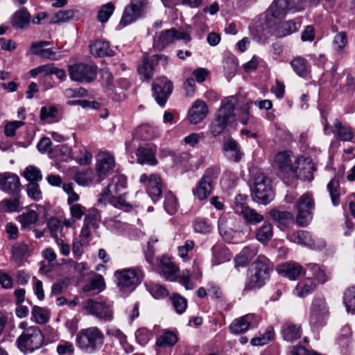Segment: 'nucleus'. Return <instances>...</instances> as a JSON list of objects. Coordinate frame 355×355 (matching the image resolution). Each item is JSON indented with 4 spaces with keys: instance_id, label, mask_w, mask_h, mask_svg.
<instances>
[{
    "instance_id": "obj_1",
    "label": "nucleus",
    "mask_w": 355,
    "mask_h": 355,
    "mask_svg": "<svg viewBox=\"0 0 355 355\" xmlns=\"http://www.w3.org/2000/svg\"><path fill=\"white\" fill-rule=\"evenodd\" d=\"M105 336L97 327H90L80 329L76 337L77 347L83 352L93 354L103 346Z\"/></svg>"
},
{
    "instance_id": "obj_2",
    "label": "nucleus",
    "mask_w": 355,
    "mask_h": 355,
    "mask_svg": "<svg viewBox=\"0 0 355 355\" xmlns=\"http://www.w3.org/2000/svg\"><path fill=\"white\" fill-rule=\"evenodd\" d=\"M270 266L271 263L266 257L258 256L250 269L245 290L251 291L263 286L269 278Z\"/></svg>"
},
{
    "instance_id": "obj_3",
    "label": "nucleus",
    "mask_w": 355,
    "mask_h": 355,
    "mask_svg": "<svg viewBox=\"0 0 355 355\" xmlns=\"http://www.w3.org/2000/svg\"><path fill=\"white\" fill-rule=\"evenodd\" d=\"M236 100L233 96L227 97L221 104L216 114L215 118L210 124L209 130L216 137L219 136L228 123L234 119V110Z\"/></svg>"
},
{
    "instance_id": "obj_4",
    "label": "nucleus",
    "mask_w": 355,
    "mask_h": 355,
    "mask_svg": "<svg viewBox=\"0 0 355 355\" xmlns=\"http://www.w3.org/2000/svg\"><path fill=\"white\" fill-rule=\"evenodd\" d=\"M114 276L121 291L131 293L141 282L144 273L140 268H129L116 270Z\"/></svg>"
},
{
    "instance_id": "obj_5",
    "label": "nucleus",
    "mask_w": 355,
    "mask_h": 355,
    "mask_svg": "<svg viewBox=\"0 0 355 355\" xmlns=\"http://www.w3.org/2000/svg\"><path fill=\"white\" fill-rule=\"evenodd\" d=\"M16 343L21 352L24 354L31 353L42 346L44 336L38 327L31 326L23 331Z\"/></svg>"
},
{
    "instance_id": "obj_6",
    "label": "nucleus",
    "mask_w": 355,
    "mask_h": 355,
    "mask_svg": "<svg viewBox=\"0 0 355 355\" xmlns=\"http://www.w3.org/2000/svg\"><path fill=\"white\" fill-rule=\"evenodd\" d=\"M70 78L80 83H89L97 76V67L85 63H76L68 67Z\"/></svg>"
},
{
    "instance_id": "obj_7",
    "label": "nucleus",
    "mask_w": 355,
    "mask_h": 355,
    "mask_svg": "<svg viewBox=\"0 0 355 355\" xmlns=\"http://www.w3.org/2000/svg\"><path fill=\"white\" fill-rule=\"evenodd\" d=\"M296 208L297 209L296 223L300 226H306L312 220L313 210L315 208V202L312 195L309 193H304L298 199Z\"/></svg>"
},
{
    "instance_id": "obj_8",
    "label": "nucleus",
    "mask_w": 355,
    "mask_h": 355,
    "mask_svg": "<svg viewBox=\"0 0 355 355\" xmlns=\"http://www.w3.org/2000/svg\"><path fill=\"white\" fill-rule=\"evenodd\" d=\"M329 315V307L324 298L315 297L311 302L310 308V325L313 328L324 325Z\"/></svg>"
},
{
    "instance_id": "obj_9",
    "label": "nucleus",
    "mask_w": 355,
    "mask_h": 355,
    "mask_svg": "<svg viewBox=\"0 0 355 355\" xmlns=\"http://www.w3.org/2000/svg\"><path fill=\"white\" fill-rule=\"evenodd\" d=\"M252 191L257 201L263 205L268 204L273 199L270 180L262 173L256 174Z\"/></svg>"
},
{
    "instance_id": "obj_10",
    "label": "nucleus",
    "mask_w": 355,
    "mask_h": 355,
    "mask_svg": "<svg viewBox=\"0 0 355 355\" xmlns=\"http://www.w3.org/2000/svg\"><path fill=\"white\" fill-rule=\"evenodd\" d=\"M84 309L89 315H92L103 322H110L114 318V311L110 304L105 301L87 300Z\"/></svg>"
},
{
    "instance_id": "obj_11",
    "label": "nucleus",
    "mask_w": 355,
    "mask_h": 355,
    "mask_svg": "<svg viewBox=\"0 0 355 355\" xmlns=\"http://www.w3.org/2000/svg\"><path fill=\"white\" fill-rule=\"evenodd\" d=\"M246 196L238 194L234 198L233 209L239 215L242 216L246 222L251 225H257L264 220V217L254 209L250 208L245 203Z\"/></svg>"
},
{
    "instance_id": "obj_12",
    "label": "nucleus",
    "mask_w": 355,
    "mask_h": 355,
    "mask_svg": "<svg viewBox=\"0 0 355 355\" xmlns=\"http://www.w3.org/2000/svg\"><path fill=\"white\" fill-rule=\"evenodd\" d=\"M173 83L166 77L157 78L153 84V96L160 106H164L166 102L172 93Z\"/></svg>"
},
{
    "instance_id": "obj_13",
    "label": "nucleus",
    "mask_w": 355,
    "mask_h": 355,
    "mask_svg": "<svg viewBox=\"0 0 355 355\" xmlns=\"http://www.w3.org/2000/svg\"><path fill=\"white\" fill-rule=\"evenodd\" d=\"M216 178V175L213 169L207 170L196 189L193 190V195L200 200L206 199L212 191L213 182Z\"/></svg>"
},
{
    "instance_id": "obj_14",
    "label": "nucleus",
    "mask_w": 355,
    "mask_h": 355,
    "mask_svg": "<svg viewBox=\"0 0 355 355\" xmlns=\"http://www.w3.org/2000/svg\"><path fill=\"white\" fill-rule=\"evenodd\" d=\"M287 238L291 242L313 249L325 246V242L323 240H315L312 238L309 232L304 230L289 232L287 234Z\"/></svg>"
},
{
    "instance_id": "obj_15",
    "label": "nucleus",
    "mask_w": 355,
    "mask_h": 355,
    "mask_svg": "<svg viewBox=\"0 0 355 355\" xmlns=\"http://www.w3.org/2000/svg\"><path fill=\"white\" fill-rule=\"evenodd\" d=\"M0 190L12 196H19L21 182L19 176L11 172L0 173Z\"/></svg>"
},
{
    "instance_id": "obj_16",
    "label": "nucleus",
    "mask_w": 355,
    "mask_h": 355,
    "mask_svg": "<svg viewBox=\"0 0 355 355\" xmlns=\"http://www.w3.org/2000/svg\"><path fill=\"white\" fill-rule=\"evenodd\" d=\"M115 166L114 157L107 153L99 155L96 162V182L100 183L111 173Z\"/></svg>"
},
{
    "instance_id": "obj_17",
    "label": "nucleus",
    "mask_w": 355,
    "mask_h": 355,
    "mask_svg": "<svg viewBox=\"0 0 355 355\" xmlns=\"http://www.w3.org/2000/svg\"><path fill=\"white\" fill-rule=\"evenodd\" d=\"M259 320V316L254 314H246L234 320L229 328L232 334H242L257 326Z\"/></svg>"
},
{
    "instance_id": "obj_18",
    "label": "nucleus",
    "mask_w": 355,
    "mask_h": 355,
    "mask_svg": "<svg viewBox=\"0 0 355 355\" xmlns=\"http://www.w3.org/2000/svg\"><path fill=\"white\" fill-rule=\"evenodd\" d=\"M139 181L146 185L147 193L153 198H159L162 193L163 183L161 178L157 174H151L149 176L142 174Z\"/></svg>"
},
{
    "instance_id": "obj_19",
    "label": "nucleus",
    "mask_w": 355,
    "mask_h": 355,
    "mask_svg": "<svg viewBox=\"0 0 355 355\" xmlns=\"http://www.w3.org/2000/svg\"><path fill=\"white\" fill-rule=\"evenodd\" d=\"M295 164H297L295 166L297 172H293V174L305 181H311L313 179V173L315 171V167L311 159L303 157H297Z\"/></svg>"
},
{
    "instance_id": "obj_20",
    "label": "nucleus",
    "mask_w": 355,
    "mask_h": 355,
    "mask_svg": "<svg viewBox=\"0 0 355 355\" xmlns=\"http://www.w3.org/2000/svg\"><path fill=\"white\" fill-rule=\"evenodd\" d=\"M291 156V152L288 150L279 152L275 155L274 164L282 173L293 174V172H297L295 166L293 164Z\"/></svg>"
},
{
    "instance_id": "obj_21",
    "label": "nucleus",
    "mask_w": 355,
    "mask_h": 355,
    "mask_svg": "<svg viewBox=\"0 0 355 355\" xmlns=\"http://www.w3.org/2000/svg\"><path fill=\"white\" fill-rule=\"evenodd\" d=\"M288 8L283 3L275 0L266 12V22L268 26L277 24L279 21L285 17Z\"/></svg>"
},
{
    "instance_id": "obj_22",
    "label": "nucleus",
    "mask_w": 355,
    "mask_h": 355,
    "mask_svg": "<svg viewBox=\"0 0 355 355\" xmlns=\"http://www.w3.org/2000/svg\"><path fill=\"white\" fill-rule=\"evenodd\" d=\"M236 220L233 217L223 216L218 219V231L220 236L227 242H232L236 234L234 230Z\"/></svg>"
},
{
    "instance_id": "obj_23",
    "label": "nucleus",
    "mask_w": 355,
    "mask_h": 355,
    "mask_svg": "<svg viewBox=\"0 0 355 355\" xmlns=\"http://www.w3.org/2000/svg\"><path fill=\"white\" fill-rule=\"evenodd\" d=\"M277 270L279 275L290 280H295L299 276L306 273V269L294 261L286 262L279 266Z\"/></svg>"
},
{
    "instance_id": "obj_24",
    "label": "nucleus",
    "mask_w": 355,
    "mask_h": 355,
    "mask_svg": "<svg viewBox=\"0 0 355 355\" xmlns=\"http://www.w3.org/2000/svg\"><path fill=\"white\" fill-rule=\"evenodd\" d=\"M208 114L206 103L200 100L196 101L188 112V119L191 123L198 124L203 121Z\"/></svg>"
},
{
    "instance_id": "obj_25",
    "label": "nucleus",
    "mask_w": 355,
    "mask_h": 355,
    "mask_svg": "<svg viewBox=\"0 0 355 355\" xmlns=\"http://www.w3.org/2000/svg\"><path fill=\"white\" fill-rule=\"evenodd\" d=\"M223 150L225 157L232 162H239L243 155V153L241 151L239 145L232 138H230L224 141Z\"/></svg>"
},
{
    "instance_id": "obj_26",
    "label": "nucleus",
    "mask_w": 355,
    "mask_h": 355,
    "mask_svg": "<svg viewBox=\"0 0 355 355\" xmlns=\"http://www.w3.org/2000/svg\"><path fill=\"white\" fill-rule=\"evenodd\" d=\"M126 179L124 175H114L111 182L107 185L105 190L101 194V198H105L113 195L121 194L122 189L126 187Z\"/></svg>"
},
{
    "instance_id": "obj_27",
    "label": "nucleus",
    "mask_w": 355,
    "mask_h": 355,
    "mask_svg": "<svg viewBox=\"0 0 355 355\" xmlns=\"http://www.w3.org/2000/svg\"><path fill=\"white\" fill-rule=\"evenodd\" d=\"M270 215L274 221L277 223V226L281 230L288 229L294 223L293 215L289 211L273 209L270 211Z\"/></svg>"
},
{
    "instance_id": "obj_28",
    "label": "nucleus",
    "mask_w": 355,
    "mask_h": 355,
    "mask_svg": "<svg viewBox=\"0 0 355 355\" xmlns=\"http://www.w3.org/2000/svg\"><path fill=\"white\" fill-rule=\"evenodd\" d=\"M178 271L179 268L169 259L162 260L159 266V273L167 281H175Z\"/></svg>"
},
{
    "instance_id": "obj_29",
    "label": "nucleus",
    "mask_w": 355,
    "mask_h": 355,
    "mask_svg": "<svg viewBox=\"0 0 355 355\" xmlns=\"http://www.w3.org/2000/svg\"><path fill=\"white\" fill-rule=\"evenodd\" d=\"M316 283L309 277L299 282L293 290V294L299 297H304L316 288Z\"/></svg>"
},
{
    "instance_id": "obj_30",
    "label": "nucleus",
    "mask_w": 355,
    "mask_h": 355,
    "mask_svg": "<svg viewBox=\"0 0 355 355\" xmlns=\"http://www.w3.org/2000/svg\"><path fill=\"white\" fill-rule=\"evenodd\" d=\"M91 53L96 57L112 56L114 51L110 49L109 44L103 40H97L92 42L90 45Z\"/></svg>"
},
{
    "instance_id": "obj_31",
    "label": "nucleus",
    "mask_w": 355,
    "mask_h": 355,
    "mask_svg": "<svg viewBox=\"0 0 355 355\" xmlns=\"http://www.w3.org/2000/svg\"><path fill=\"white\" fill-rule=\"evenodd\" d=\"M282 334L285 340L292 343L301 337V326L286 322L282 327Z\"/></svg>"
},
{
    "instance_id": "obj_32",
    "label": "nucleus",
    "mask_w": 355,
    "mask_h": 355,
    "mask_svg": "<svg viewBox=\"0 0 355 355\" xmlns=\"http://www.w3.org/2000/svg\"><path fill=\"white\" fill-rule=\"evenodd\" d=\"M142 15L130 3L127 5L123 12L119 26L125 27L139 19Z\"/></svg>"
},
{
    "instance_id": "obj_33",
    "label": "nucleus",
    "mask_w": 355,
    "mask_h": 355,
    "mask_svg": "<svg viewBox=\"0 0 355 355\" xmlns=\"http://www.w3.org/2000/svg\"><path fill=\"white\" fill-rule=\"evenodd\" d=\"M39 219L38 213L32 209L23 212L17 217V221L21 225V230L30 229Z\"/></svg>"
},
{
    "instance_id": "obj_34",
    "label": "nucleus",
    "mask_w": 355,
    "mask_h": 355,
    "mask_svg": "<svg viewBox=\"0 0 355 355\" xmlns=\"http://www.w3.org/2000/svg\"><path fill=\"white\" fill-rule=\"evenodd\" d=\"M136 155L137 161L141 164L156 165L157 162L155 156V153L150 149L139 146L137 148Z\"/></svg>"
},
{
    "instance_id": "obj_35",
    "label": "nucleus",
    "mask_w": 355,
    "mask_h": 355,
    "mask_svg": "<svg viewBox=\"0 0 355 355\" xmlns=\"http://www.w3.org/2000/svg\"><path fill=\"white\" fill-rule=\"evenodd\" d=\"M332 132L337 139L343 141H349L353 137L351 129L343 125L338 119L334 121Z\"/></svg>"
},
{
    "instance_id": "obj_36",
    "label": "nucleus",
    "mask_w": 355,
    "mask_h": 355,
    "mask_svg": "<svg viewBox=\"0 0 355 355\" xmlns=\"http://www.w3.org/2000/svg\"><path fill=\"white\" fill-rule=\"evenodd\" d=\"M98 201L99 202L108 201L113 207L118 209H122L125 211L131 208L130 203L126 201L125 193L100 198Z\"/></svg>"
},
{
    "instance_id": "obj_37",
    "label": "nucleus",
    "mask_w": 355,
    "mask_h": 355,
    "mask_svg": "<svg viewBox=\"0 0 355 355\" xmlns=\"http://www.w3.org/2000/svg\"><path fill=\"white\" fill-rule=\"evenodd\" d=\"M30 14L25 9L16 12L12 18V26L17 29H22L29 24Z\"/></svg>"
},
{
    "instance_id": "obj_38",
    "label": "nucleus",
    "mask_w": 355,
    "mask_h": 355,
    "mask_svg": "<svg viewBox=\"0 0 355 355\" xmlns=\"http://www.w3.org/2000/svg\"><path fill=\"white\" fill-rule=\"evenodd\" d=\"M173 42H174V35L171 29H168L162 31L159 36L154 39V46L158 50H162Z\"/></svg>"
},
{
    "instance_id": "obj_39",
    "label": "nucleus",
    "mask_w": 355,
    "mask_h": 355,
    "mask_svg": "<svg viewBox=\"0 0 355 355\" xmlns=\"http://www.w3.org/2000/svg\"><path fill=\"white\" fill-rule=\"evenodd\" d=\"M73 179L79 185L88 186L94 181H96V176L92 169L88 168L87 170L76 173Z\"/></svg>"
},
{
    "instance_id": "obj_40",
    "label": "nucleus",
    "mask_w": 355,
    "mask_h": 355,
    "mask_svg": "<svg viewBox=\"0 0 355 355\" xmlns=\"http://www.w3.org/2000/svg\"><path fill=\"white\" fill-rule=\"evenodd\" d=\"M154 64L151 56L144 57L142 64L138 67V72L144 80H149L153 78Z\"/></svg>"
},
{
    "instance_id": "obj_41",
    "label": "nucleus",
    "mask_w": 355,
    "mask_h": 355,
    "mask_svg": "<svg viewBox=\"0 0 355 355\" xmlns=\"http://www.w3.org/2000/svg\"><path fill=\"white\" fill-rule=\"evenodd\" d=\"M177 342L176 334L171 331H165L157 338L155 345L158 347L165 348L173 346Z\"/></svg>"
},
{
    "instance_id": "obj_42",
    "label": "nucleus",
    "mask_w": 355,
    "mask_h": 355,
    "mask_svg": "<svg viewBox=\"0 0 355 355\" xmlns=\"http://www.w3.org/2000/svg\"><path fill=\"white\" fill-rule=\"evenodd\" d=\"M299 26L294 21H286L279 24L276 31V36L284 37L298 31Z\"/></svg>"
},
{
    "instance_id": "obj_43",
    "label": "nucleus",
    "mask_w": 355,
    "mask_h": 355,
    "mask_svg": "<svg viewBox=\"0 0 355 355\" xmlns=\"http://www.w3.org/2000/svg\"><path fill=\"white\" fill-rule=\"evenodd\" d=\"M272 236V226L268 222H265L256 232V239L262 243L269 241Z\"/></svg>"
},
{
    "instance_id": "obj_44",
    "label": "nucleus",
    "mask_w": 355,
    "mask_h": 355,
    "mask_svg": "<svg viewBox=\"0 0 355 355\" xmlns=\"http://www.w3.org/2000/svg\"><path fill=\"white\" fill-rule=\"evenodd\" d=\"M327 189L334 206L340 203V184L337 177H334L327 184Z\"/></svg>"
},
{
    "instance_id": "obj_45",
    "label": "nucleus",
    "mask_w": 355,
    "mask_h": 355,
    "mask_svg": "<svg viewBox=\"0 0 355 355\" xmlns=\"http://www.w3.org/2000/svg\"><path fill=\"white\" fill-rule=\"evenodd\" d=\"M100 220L101 215L99 211L96 209H92L85 214L83 225L96 230L98 227Z\"/></svg>"
},
{
    "instance_id": "obj_46",
    "label": "nucleus",
    "mask_w": 355,
    "mask_h": 355,
    "mask_svg": "<svg viewBox=\"0 0 355 355\" xmlns=\"http://www.w3.org/2000/svg\"><path fill=\"white\" fill-rule=\"evenodd\" d=\"M19 198L15 196L13 198L4 199L0 202V213L15 212L19 210Z\"/></svg>"
},
{
    "instance_id": "obj_47",
    "label": "nucleus",
    "mask_w": 355,
    "mask_h": 355,
    "mask_svg": "<svg viewBox=\"0 0 355 355\" xmlns=\"http://www.w3.org/2000/svg\"><path fill=\"white\" fill-rule=\"evenodd\" d=\"M146 286L150 295L155 299H162L168 295L167 289L159 284L148 282L146 284Z\"/></svg>"
},
{
    "instance_id": "obj_48",
    "label": "nucleus",
    "mask_w": 355,
    "mask_h": 355,
    "mask_svg": "<svg viewBox=\"0 0 355 355\" xmlns=\"http://www.w3.org/2000/svg\"><path fill=\"white\" fill-rule=\"evenodd\" d=\"M105 288V283L104 278L101 275L94 274L93 279L89 282V284H85L83 286L84 292H89L94 290H98L101 291Z\"/></svg>"
},
{
    "instance_id": "obj_49",
    "label": "nucleus",
    "mask_w": 355,
    "mask_h": 355,
    "mask_svg": "<svg viewBox=\"0 0 355 355\" xmlns=\"http://www.w3.org/2000/svg\"><path fill=\"white\" fill-rule=\"evenodd\" d=\"M274 329L268 327L263 334L251 339L250 343L254 346H262L268 343L274 338Z\"/></svg>"
},
{
    "instance_id": "obj_50",
    "label": "nucleus",
    "mask_w": 355,
    "mask_h": 355,
    "mask_svg": "<svg viewBox=\"0 0 355 355\" xmlns=\"http://www.w3.org/2000/svg\"><path fill=\"white\" fill-rule=\"evenodd\" d=\"M29 248L24 243H16L12 247V259L15 261H21L28 255Z\"/></svg>"
},
{
    "instance_id": "obj_51",
    "label": "nucleus",
    "mask_w": 355,
    "mask_h": 355,
    "mask_svg": "<svg viewBox=\"0 0 355 355\" xmlns=\"http://www.w3.org/2000/svg\"><path fill=\"white\" fill-rule=\"evenodd\" d=\"M178 201L176 197L171 191H168L165 195L164 207L166 211L170 215L174 214L178 210Z\"/></svg>"
},
{
    "instance_id": "obj_52",
    "label": "nucleus",
    "mask_w": 355,
    "mask_h": 355,
    "mask_svg": "<svg viewBox=\"0 0 355 355\" xmlns=\"http://www.w3.org/2000/svg\"><path fill=\"white\" fill-rule=\"evenodd\" d=\"M306 267L311 272L318 283L324 284L327 281V275L318 264L309 263L306 264Z\"/></svg>"
},
{
    "instance_id": "obj_53",
    "label": "nucleus",
    "mask_w": 355,
    "mask_h": 355,
    "mask_svg": "<svg viewBox=\"0 0 355 355\" xmlns=\"http://www.w3.org/2000/svg\"><path fill=\"white\" fill-rule=\"evenodd\" d=\"M343 302L347 312H355V286L344 293Z\"/></svg>"
},
{
    "instance_id": "obj_54",
    "label": "nucleus",
    "mask_w": 355,
    "mask_h": 355,
    "mask_svg": "<svg viewBox=\"0 0 355 355\" xmlns=\"http://www.w3.org/2000/svg\"><path fill=\"white\" fill-rule=\"evenodd\" d=\"M173 309L178 314L183 313L187 307V300L179 294L174 293L170 297Z\"/></svg>"
},
{
    "instance_id": "obj_55",
    "label": "nucleus",
    "mask_w": 355,
    "mask_h": 355,
    "mask_svg": "<svg viewBox=\"0 0 355 355\" xmlns=\"http://www.w3.org/2000/svg\"><path fill=\"white\" fill-rule=\"evenodd\" d=\"M294 71L300 76L304 77L307 75V66L305 59L301 57L294 58L291 62Z\"/></svg>"
},
{
    "instance_id": "obj_56",
    "label": "nucleus",
    "mask_w": 355,
    "mask_h": 355,
    "mask_svg": "<svg viewBox=\"0 0 355 355\" xmlns=\"http://www.w3.org/2000/svg\"><path fill=\"white\" fill-rule=\"evenodd\" d=\"M47 227L55 240L59 239L58 234H62V223L57 218H51L47 222Z\"/></svg>"
},
{
    "instance_id": "obj_57",
    "label": "nucleus",
    "mask_w": 355,
    "mask_h": 355,
    "mask_svg": "<svg viewBox=\"0 0 355 355\" xmlns=\"http://www.w3.org/2000/svg\"><path fill=\"white\" fill-rule=\"evenodd\" d=\"M24 178L30 182H37L42 179L41 171L33 166H27L24 171Z\"/></svg>"
},
{
    "instance_id": "obj_58",
    "label": "nucleus",
    "mask_w": 355,
    "mask_h": 355,
    "mask_svg": "<svg viewBox=\"0 0 355 355\" xmlns=\"http://www.w3.org/2000/svg\"><path fill=\"white\" fill-rule=\"evenodd\" d=\"M348 43L347 34L344 31L338 33L333 40V47L335 51L342 53Z\"/></svg>"
},
{
    "instance_id": "obj_59",
    "label": "nucleus",
    "mask_w": 355,
    "mask_h": 355,
    "mask_svg": "<svg viewBox=\"0 0 355 355\" xmlns=\"http://www.w3.org/2000/svg\"><path fill=\"white\" fill-rule=\"evenodd\" d=\"M77 12L75 10H63L57 12L54 16V23L60 24L67 22L73 20L75 18V15Z\"/></svg>"
},
{
    "instance_id": "obj_60",
    "label": "nucleus",
    "mask_w": 355,
    "mask_h": 355,
    "mask_svg": "<svg viewBox=\"0 0 355 355\" xmlns=\"http://www.w3.org/2000/svg\"><path fill=\"white\" fill-rule=\"evenodd\" d=\"M114 8V5L111 2L103 5L98 11V20L101 23L106 22L112 15Z\"/></svg>"
},
{
    "instance_id": "obj_61",
    "label": "nucleus",
    "mask_w": 355,
    "mask_h": 355,
    "mask_svg": "<svg viewBox=\"0 0 355 355\" xmlns=\"http://www.w3.org/2000/svg\"><path fill=\"white\" fill-rule=\"evenodd\" d=\"M152 337V332L144 327L137 329L135 332L136 340L141 345L147 344Z\"/></svg>"
},
{
    "instance_id": "obj_62",
    "label": "nucleus",
    "mask_w": 355,
    "mask_h": 355,
    "mask_svg": "<svg viewBox=\"0 0 355 355\" xmlns=\"http://www.w3.org/2000/svg\"><path fill=\"white\" fill-rule=\"evenodd\" d=\"M223 66L225 73L230 76H234L237 70V63L234 58L226 57L223 59Z\"/></svg>"
},
{
    "instance_id": "obj_63",
    "label": "nucleus",
    "mask_w": 355,
    "mask_h": 355,
    "mask_svg": "<svg viewBox=\"0 0 355 355\" xmlns=\"http://www.w3.org/2000/svg\"><path fill=\"white\" fill-rule=\"evenodd\" d=\"M24 122L22 121H13L6 123L3 128L6 137H12L15 135L16 130L23 126Z\"/></svg>"
},
{
    "instance_id": "obj_64",
    "label": "nucleus",
    "mask_w": 355,
    "mask_h": 355,
    "mask_svg": "<svg viewBox=\"0 0 355 355\" xmlns=\"http://www.w3.org/2000/svg\"><path fill=\"white\" fill-rule=\"evenodd\" d=\"M73 345L68 341H61L57 346L56 351L59 355H73L74 353Z\"/></svg>"
}]
</instances>
